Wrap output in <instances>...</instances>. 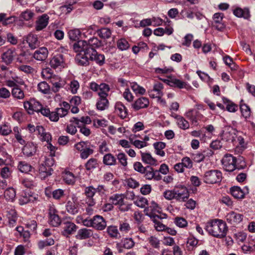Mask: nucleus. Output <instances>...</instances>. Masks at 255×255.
Returning <instances> with one entry per match:
<instances>
[{"instance_id": "f257e3e1", "label": "nucleus", "mask_w": 255, "mask_h": 255, "mask_svg": "<svg viewBox=\"0 0 255 255\" xmlns=\"http://www.w3.org/2000/svg\"><path fill=\"white\" fill-rule=\"evenodd\" d=\"M205 229L209 235L219 239L226 237L228 232L226 223L220 219H214L208 222Z\"/></svg>"}, {"instance_id": "f03ea898", "label": "nucleus", "mask_w": 255, "mask_h": 255, "mask_svg": "<svg viewBox=\"0 0 255 255\" xmlns=\"http://www.w3.org/2000/svg\"><path fill=\"white\" fill-rule=\"evenodd\" d=\"M101 45V41L97 38L93 37L88 41L79 40L73 44V48L75 52H84L85 54H89Z\"/></svg>"}, {"instance_id": "7ed1b4c3", "label": "nucleus", "mask_w": 255, "mask_h": 255, "mask_svg": "<svg viewBox=\"0 0 255 255\" xmlns=\"http://www.w3.org/2000/svg\"><path fill=\"white\" fill-rule=\"evenodd\" d=\"M222 179V172L218 170H211L206 171L203 176L204 182L207 184L220 182Z\"/></svg>"}, {"instance_id": "20e7f679", "label": "nucleus", "mask_w": 255, "mask_h": 255, "mask_svg": "<svg viewBox=\"0 0 255 255\" xmlns=\"http://www.w3.org/2000/svg\"><path fill=\"white\" fill-rule=\"evenodd\" d=\"M144 212L146 215L152 219H162L165 218V214L159 215L161 212L160 208L154 201H152L150 205L144 209Z\"/></svg>"}, {"instance_id": "39448f33", "label": "nucleus", "mask_w": 255, "mask_h": 255, "mask_svg": "<svg viewBox=\"0 0 255 255\" xmlns=\"http://www.w3.org/2000/svg\"><path fill=\"white\" fill-rule=\"evenodd\" d=\"M125 196L123 194H115L111 195L109 198V202L112 203L113 205L119 206V209L121 211H127L129 209V207L126 206L124 207L125 205L124 199Z\"/></svg>"}, {"instance_id": "423d86ee", "label": "nucleus", "mask_w": 255, "mask_h": 255, "mask_svg": "<svg viewBox=\"0 0 255 255\" xmlns=\"http://www.w3.org/2000/svg\"><path fill=\"white\" fill-rule=\"evenodd\" d=\"M224 169L229 172L234 171L236 168V158L230 154H226L222 159Z\"/></svg>"}, {"instance_id": "0eeeda50", "label": "nucleus", "mask_w": 255, "mask_h": 255, "mask_svg": "<svg viewBox=\"0 0 255 255\" xmlns=\"http://www.w3.org/2000/svg\"><path fill=\"white\" fill-rule=\"evenodd\" d=\"M175 200L179 202H185L189 197L187 188L184 186H180L174 188Z\"/></svg>"}, {"instance_id": "6e6552de", "label": "nucleus", "mask_w": 255, "mask_h": 255, "mask_svg": "<svg viewBox=\"0 0 255 255\" xmlns=\"http://www.w3.org/2000/svg\"><path fill=\"white\" fill-rule=\"evenodd\" d=\"M50 65L54 69L63 68L66 66L65 59L62 54L54 55L50 61Z\"/></svg>"}, {"instance_id": "1a4fd4ad", "label": "nucleus", "mask_w": 255, "mask_h": 255, "mask_svg": "<svg viewBox=\"0 0 255 255\" xmlns=\"http://www.w3.org/2000/svg\"><path fill=\"white\" fill-rule=\"evenodd\" d=\"M23 106L29 114H32L34 112L39 113L42 105L36 100L31 99L29 101L24 102Z\"/></svg>"}, {"instance_id": "9d476101", "label": "nucleus", "mask_w": 255, "mask_h": 255, "mask_svg": "<svg viewBox=\"0 0 255 255\" xmlns=\"http://www.w3.org/2000/svg\"><path fill=\"white\" fill-rule=\"evenodd\" d=\"M37 150V145L32 142H27L22 148V153L26 157L35 155Z\"/></svg>"}, {"instance_id": "9b49d317", "label": "nucleus", "mask_w": 255, "mask_h": 255, "mask_svg": "<svg viewBox=\"0 0 255 255\" xmlns=\"http://www.w3.org/2000/svg\"><path fill=\"white\" fill-rule=\"evenodd\" d=\"M49 223L53 227H57L61 223L58 211L53 206H50L49 209Z\"/></svg>"}, {"instance_id": "f8f14e48", "label": "nucleus", "mask_w": 255, "mask_h": 255, "mask_svg": "<svg viewBox=\"0 0 255 255\" xmlns=\"http://www.w3.org/2000/svg\"><path fill=\"white\" fill-rule=\"evenodd\" d=\"M50 82L52 85L51 90L54 93L59 92L60 89L64 87L66 84V81L65 79L61 78L57 75H55L51 79Z\"/></svg>"}, {"instance_id": "ddd939ff", "label": "nucleus", "mask_w": 255, "mask_h": 255, "mask_svg": "<svg viewBox=\"0 0 255 255\" xmlns=\"http://www.w3.org/2000/svg\"><path fill=\"white\" fill-rule=\"evenodd\" d=\"M78 205L77 197L75 195H73L71 200L67 202L66 209L69 213L75 215L78 213Z\"/></svg>"}, {"instance_id": "4468645a", "label": "nucleus", "mask_w": 255, "mask_h": 255, "mask_svg": "<svg viewBox=\"0 0 255 255\" xmlns=\"http://www.w3.org/2000/svg\"><path fill=\"white\" fill-rule=\"evenodd\" d=\"M96 192V189L93 186L86 187L84 190V194L86 197V202L89 206H93L95 203V200L93 197Z\"/></svg>"}, {"instance_id": "2eb2a0df", "label": "nucleus", "mask_w": 255, "mask_h": 255, "mask_svg": "<svg viewBox=\"0 0 255 255\" xmlns=\"http://www.w3.org/2000/svg\"><path fill=\"white\" fill-rule=\"evenodd\" d=\"M237 137L236 130L231 127L225 128L222 134V138L226 141L233 142Z\"/></svg>"}, {"instance_id": "dca6fc26", "label": "nucleus", "mask_w": 255, "mask_h": 255, "mask_svg": "<svg viewBox=\"0 0 255 255\" xmlns=\"http://www.w3.org/2000/svg\"><path fill=\"white\" fill-rule=\"evenodd\" d=\"M49 17L46 14L39 16L35 21V29L36 31H40L45 28L48 24Z\"/></svg>"}, {"instance_id": "f3484780", "label": "nucleus", "mask_w": 255, "mask_h": 255, "mask_svg": "<svg viewBox=\"0 0 255 255\" xmlns=\"http://www.w3.org/2000/svg\"><path fill=\"white\" fill-rule=\"evenodd\" d=\"M16 55L15 48H9L2 53L1 59L6 64L8 65L12 63Z\"/></svg>"}, {"instance_id": "a211bd4d", "label": "nucleus", "mask_w": 255, "mask_h": 255, "mask_svg": "<svg viewBox=\"0 0 255 255\" xmlns=\"http://www.w3.org/2000/svg\"><path fill=\"white\" fill-rule=\"evenodd\" d=\"M224 14L223 13H216L213 15V26L218 30H222L225 25L223 21Z\"/></svg>"}, {"instance_id": "6ab92c4d", "label": "nucleus", "mask_w": 255, "mask_h": 255, "mask_svg": "<svg viewBox=\"0 0 255 255\" xmlns=\"http://www.w3.org/2000/svg\"><path fill=\"white\" fill-rule=\"evenodd\" d=\"M243 218V215L232 211L226 215L227 222L234 225L240 223Z\"/></svg>"}, {"instance_id": "aec40b11", "label": "nucleus", "mask_w": 255, "mask_h": 255, "mask_svg": "<svg viewBox=\"0 0 255 255\" xmlns=\"http://www.w3.org/2000/svg\"><path fill=\"white\" fill-rule=\"evenodd\" d=\"M231 194L236 198L241 199L244 197L245 194L249 193L248 188L245 187L242 189L240 187L234 186L230 189Z\"/></svg>"}, {"instance_id": "412c9836", "label": "nucleus", "mask_w": 255, "mask_h": 255, "mask_svg": "<svg viewBox=\"0 0 255 255\" xmlns=\"http://www.w3.org/2000/svg\"><path fill=\"white\" fill-rule=\"evenodd\" d=\"M48 51L47 48L42 47L36 50L33 53V57L38 61H44L48 57Z\"/></svg>"}, {"instance_id": "4be33fe9", "label": "nucleus", "mask_w": 255, "mask_h": 255, "mask_svg": "<svg viewBox=\"0 0 255 255\" xmlns=\"http://www.w3.org/2000/svg\"><path fill=\"white\" fill-rule=\"evenodd\" d=\"M163 88V86L162 84L159 82L154 84L153 90L149 91V96L153 98H158L160 99L163 96L162 92Z\"/></svg>"}, {"instance_id": "5701e85b", "label": "nucleus", "mask_w": 255, "mask_h": 255, "mask_svg": "<svg viewBox=\"0 0 255 255\" xmlns=\"http://www.w3.org/2000/svg\"><path fill=\"white\" fill-rule=\"evenodd\" d=\"M106 227V222L103 217L96 215L93 218V227L97 230H102Z\"/></svg>"}, {"instance_id": "b1692460", "label": "nucleus", "mask_w": 255, "mask_h": 255, "mask_svg": "<svg viewBox=\"0 0 255 255\" xmlns=\"http://www.w3.org/2000/svg\"><path fill=\"white\" fill-rule=\"evenodd\" d=\"M234 14L239 18H244L249 20L251 17L250 11L249 8L237 7L233 10Z\"/></svg>"}, {"instance_id": "393cba45", "label": "nucleus", "mask_w": 255, "mask_h": 255, "mask_svg": "<svg viewBox=\"0 0 255 255\" xmlns=\"http://www.w3.org/2000/svg\"><path fill=\"white\" fill-rule=\"evenodd\" d=\"M37 133L41 141L48 142L51 140V134L49 132H46L43 127L37 126Z\"/></svg>"}, {"instance_id": "a878e982", "label": "nucleus", "mask_w": 255, "mask_h": 255, "mask_svg": "<svg viewBox=\"0 0 255 255\" xmlns=\"http://www.w3.org/2000/svg\"><path fill=\"white\" fill-rule=\"evenodd\" d=\"M26 41L28 44L29 47L31 49L37 48L40 45V42L36 35L33 34H28L26 37Z\"/></svg>"}, {"instance_id": "bb28decb", "label": "nucleus", "mask_w": 255, "mask_h": 255, "mask_svg": "<svg viewBox=\"0 0 255 255\" xmlns=\"http://www.w3.org/2000/svg\"><path fill=\"white\" fill-rule=\"evenodd\" d=\"M63 225V231L62 233L64 236H68L69 235L72 234L76 230V225L71 222H64Z\"/></svg>"}, {"instance_id": "cd10ccee", "label": "nucleus", "mask_w": 255, "mask_h": 255, "mask_svg": "<svg viewBox=\"0 0 255 255\" xmlns=\"http://www.w3.org/2000/svg\"><path fill=\"white\" fill-rule=\"evenodd\" d=\"M89 55V59L95 61L99 65L102 66L105 63V56L103 54H99L96 50H93Z\"/></svg>"}, {"instance_id": "c85d7f7f", "label": "nucleus", "mask_w": 255, "mask_h": 255, "mask_svg": "<svg viewBox=\"0 0 255 255\" xmlns=\"http://www.w3.org/2000/svg\"><path fill=\"white\" fill-rule=\"evenodd\" d=\"M149 105L148 99L145 97H141L136 100L132 105V108L135 110L146 108Z\"/></svg>"}, {"instance_id": "c756f323", "label": "nucleus", "mask_w": 255, "mask_h": 255, "mask_svg": "<svg viewBox=\"0 0 255 255\" xmlns=\"http://www.w3.org/2000/svg\"><path fill=\"white\" fill-rule=\"evenodd\" d=\"M115 112L122 118L125 119L128 116V110L121 102H117L115 106Z\"/></svg>"}, {"instance_id": "7c9ffc66", "label": "nucleus", "mask_w": 255, "mask_h": 255, "mask_svg": "<svg viewBox=\"0 0 255 255\" xmlns=\"http://www.w3.org/2000/svg\"><path fill=\"white\" fill-rule=\"evenodd\" d=\"M70 122L75 123L78 127L90 124L91 123V119L88 116L81 117L80 118L73 117L70 120Z\"/></svg>"}, {"instance_id": "2f4dec72", "label": "nucleus", "mask_w": 255, "mask_h": 255, "mask_svg": "<svg viewBox=\"0 0 255 255\" xmlns=\"http://www.w3.org/2000/svg\"><path fill=\"white\" fill-rule=\"evenodd\" d=\"M213 154V152L210 149L204 150L202 152H198L193 155L194 159L197 162H200L204 160L206 156H209Z\"/></svg>"}, {"instance_id": "473e14b6", "label": "nucleus", "mask_w": 255, "mask_h": 255, "mask_svg": "<svg viewBox=\"0 0 255 255\" xmlns=\"http://www.w3.org/2000/svg\"><path fill=\"white\" fill-rule=\"evenodd\" d=\"M163 81L170 86L176 87L180 89L185 88L187 85L185 82L177 79H164Z\"/></svg>"}, {"instance_id": "72a5a7b5", "label": "nucleus", "mask_w": 255, "mask_h": 255, "mask_svg": "<svg viewBox=\"0 0 255 255\" xmlns=\"http://www.w3.org/2000/svg\"><path fill=\"white\" fill-rule=\"evenodd\" d=\"M142 161L148 164L151 165H156L157 161L155 158H154L149 153L142 152L140 151Z\"/></svg>"}, {"instance_id": "f704fd0d", "label": "nucleus", "mask_w": 255, "mask_h": 255, "mask_svg": "<svg viewBox=\"0 0 255 255\" xmlns=\"http://www.w3.org/2000/svg\"><path fill=\"white\" fill-rule=\"evenodd\" d=\"M87 54L84 52V54L82 53L78 54L75 57L76 63L81 66H87L89 64V59Z\"/></svg>"}, {"instance_id": "c9c22d12", "label": "nucleus", "mask_w": 255, "mask_h": 255, "mask_svg": "<svg viewBox=\"0 0 255 255\" xmlns=\"http://www.w3.org/2000/svg\"><path fill=\"white\" fill-rule=\"evenodd\" d=\"M109 103L107 97H99L96 103V108L98 110L104 111L108 108Z\"/></svg>"}, {"instance_id": "e433bc0d", "label": "nucleus", "mask_w": 255, "mask_h": 255, "mask_svg": "<svg viewBox=\"0 0 255 255\" xmlns=\"http://www.w3.org/2000/svg\"><path fill=\"white\" fill-rule=\"evenodd\" d=\"M93 233L91 230L83 228L78 230L76 238L80 240H84L91 237Z\"/></svg>"}, {"instance_id": "4c0bfd02", "label": "nucleus", "mask_w": 255, "mask_h": 255, "mask_svg": "<svg viewBox=\"0 0 255 255\" xmlns=\"http://www.w3.org/2000/svg\"><path fill=\"white\" fill-rule=\"evenodd\" d=\"M110 90V87L108 84L104 83H101L98 92V95L100 97H107Z\"/></svg>"}, {"instance_id": "58836bf2", "label": "nucleus", "mask_w": 255, "mask_h": 255, "mask_svg": "<svg viewBox=\"0 0 255 255\" xmlns=\"http://www.w3.org/2000/svg\"><path fill=\"white\" fill-rule=\"evenodd\" d=\"M97 26L95 24H93L86 27L81 28V35L86 38L89 35H91L96 30Z\"/></svg>"}, {"instance_id": "ea45409f", "label": "nucleus", "mask_w": 255, "mask_h": 255, "mask_svg": "<svg viewBox=\"0 0 255 255\" xmlns=\"http://www.w3.org/2000/svg\"><path fill=\"white\" fill-rule=\"evenodd\" d=\"M166 146L165 143L161 141L156 142L153 143V147L155 150L156 153L160 156H164L165 155V152L163 150Z\"/></svg>"}, {"instance_id": "a19ab883", "label": "nucleus", "mask_w": 255, "mask_h": 255, "mask_svg": "<svg viewBox=\"0 0 255 255\" xmlns=\"http://www.w3.org/2000/svg\"><path fill=\"white\" fill-rule=\"evenodd\" d=\"M12 97L17 100H23L25 97L23 91L18 86L13 88L11 90Z\"/></svg>"}, {"instance_id": "79ce46f5", "label": "nucleus", "mask_w": 255, "mask_h": 255, "mask_svg": "<svg viewBox=\"0 0 255 255\" xmlns=\"http://www.w3.org/2000/svg\"><path fill=\"white\" fill-rule=\"evenodd\" d=\"M5 200L8 202H13L16 196V192L14 188L10 187L6 189L4 193Z\"/></svg>"}, {"instance_id": "37998d69", "label": "nucleus", "mask_w": 255, "mask_h": 255, "mask_svg": "<svg viewBox=\"0 0 255 255\" xmlns=\"http://www.w3.org/2000/svg\"><path fill=\"white\" fill-rule=\"evenodd\" d=\"M63 178L67 184L72 185L75 182L76 178L75 176L72 172L68 171H65L63 173Z\"/></svg>"}, {"instance_id": "c03bdc74", "label": "nucleus", "mask_w": 255, "mask_h": 255, "mask_svg": "<svg viewBox=\"0 0 255 255\" xmlns=\"http://www.w3.org/2000/svg\"><path fill=\"white\" fill-rule=\"evenodd\" d=\"M39 170L41 177L43 178L50 175L53 171L50 166H46V163L41 164Z\"/></svg>"}, {"instance_id": "a18cd8bd", "label": "nucleus", "mask_w": 255, "mask_h": 255, "mask_svg": "<svg viewBox=\"0 0 255 255\" xmlns=\"http://www.w3.org/2000/svg\"><path fill=\"white\" fill-rule=\"evenodd\" d=\"M34 16V13L30 9H26L22 11L19 16V20L20 21H29Z\"/></svg>"}, {"instance_id": "49530a36", "label": "nucleus", "mask_w": 255, "mask_h": 255, "mask_svg": "<svg viewBox=\"0 0 255 255\" xmlns=\"http://www.w3.org/2000/svg\"><path fill=\"white\" fill-rule=\"evenodd\" d=\"M107 231L108 234L111 238L115 239H120L121 238V235L116 226H109L108 227Z\"/></svg>"}, {"instance_id": "de8ad7c7", "label": "nucleus", "mask_w": 255, "mask_h": 255, "mask_svg": "<svg viewBox=\"0 0 255 255\" xmlns=\"http://www.w3.org/2000/svg\"><path fill=\"white\" fill-rule=\"evenodd\" d=\"M103 163L107 165H114L116 164V159L111 153H107L103 157Z\"/></svg>"}, {"instance_id": "09e8293b", "label": "nucleus", "mask_w": 255, "mask_h": 255, "mask_svg": "<svg viewBox=\"0 0 255 255\" xmlns=\"http://www.w3.org/2000/svg\"><path fill=\"white\" fill-rule=\"evenodd\" d=\"M22 184L25 187L29 188H33L36 185L34 177H27L24 178L22 181Z\"/></svg>"}, {"instance_id": "8fccbe9b", "label": "nucleus", "mask_w": 255, "mask_h": 255, "mask_svg": "<svg viewBox=\"0 0 255 255\" xmlns=\"http://www.w3.org/2000/svg\"><path fill=\"white\" fill-rule=\"evenodd\" d=\"M97 33L102 38L108 39L111 37L112 31L108 28H102L97 30Z\"/></svg>"}, {"instance_id": "3c124183", "label": "nucleus", "mask_w": 255, "mask_h": 255, "mask_svg": "<svg viewBox=\"0 0 255 255\" xmlns=\"http://www.w3.org/2000/svg\"><path fill=\"white\" fill-rule=\"evenodd\" d=\"M13 134L16 140L20 144H24L25 143V140L23 138L21 135V129L17 127H14L13 129Z\"/></svg>"}, {"instance_id": "603ef678", "label": "nucleus", "mask_w": 255, "mask_h": 255, "mask_svg": "<svg viewBox=\"0 0 255 255\" xmlns=\"http://www.w3.org/2000/svg\"><path fill=\"white\" fill-rule=\"evenodd\" d=\"M18 168L22 173H28L31 171L32 166L25 161H20L18 164Z\"/></svg>"}, {"instance_id": "864d4df0", "label": "nucleus", "mask_w": 255, "mask_h": 255, "mask_svg": "<svg viewBox=\"0 0 255 255\" xmlns=\"http://www.w3.org/2000/svg\"><path fill=\"white\" fill-rule=\"evenodd\" d=\"M224 103L226 104V109L230 112H235L238 110V106L226 98H223Z\"/></svg>"}, {"instance_id": "5fc2aeb1", "label": "nucleus", "mask_w": 255, "mask_h": 255, "mask_svg": "<svg viewBox=\"0 0 255 255\" xmlns=\"http://www.w3.org/2000/svg\"><path fill=\"white\" fill-rule=\"evenodd\" d=\"M81 35V31L80 29H74L71 30L68 32L69 38L73 41L78 40Z\"/></svg>"}, {"instance_id": "6e6d98bb", "label": "nucleus", "mask_w": 255, "mask_h": 255, "mask_svg": "<svg viewBox=\"0 0 255 255\" xmlns=\"http://www.w3.org/2000/svg\"><path fill=\"white\" fill-rule=\"evenodd\" d=\"M98 165L97 159L94 158H91L89 159L85 164V167L87 170H91L95 169Z\"/></svg>"}, {"instance_id": "4d7b16f0", "label": "nucleus", "mask_w": 255, "mask_h": 255, "mask_svg": "<svg viewBox=\"0 0 255 255\" xmlns=\"http://www.w3.org/2000/svg\"><path fill=\"white\" fill-rule=\"evenodd\" d=\"M37 88L39 91L44 94L49 93L50 90L49 85L44 81L39 83L37 85Z\"/></svg>"}, {"instance_id": "13d9d810", "label": "nucleus", "mask_w": 255, "mask_h": 255, "mask_svg": "<svg viewBox=\"0 0 255 255\" xmlns=\"http://www.w3.org/2000/svg\"><path fill=\"white\" fill-rule=\"evenodd\" d=\"M80 88L79 82L76 80H72L69 83L68 90L73 94H75L77 93L78 90Z\"/></svg>"}, {"instance_id": "bf43d9fd", "label": "nucleus", "mask_w": 255, "mask_h": 255, "mask_svg": "<svg viewBox=\"0 0 255 255\" xmlns=\"http://www.w3.org/2000/svg\"><path fill=\"white\" fill-rule=\"evenodd\" d=\"M117 45L118 48L122 51L126 50L129 47V44L125 38H121L118 40Z\"/></svg>"}, {"instance_id": "052dcab7", "label": "nucleus", "mask_w": 255, "mask_h": 255, "mask_svg": "<svg viewBox=\"0 0 255 255\" xmlns=\"http://www.w3.org/2000/svg\"><path fill=\"white\" fill-rule=\"evenodd\" d=\"M55 75L53 74L52 72V70L50 68H46L42 69L41 71V76L42 77L45 79H49L50 81H51V79L55 76Z\"/></svg>"}, {"instance_id": "680f3d73", "label": "nucleus", "mask_w": 255, "mask_h": 255, "mask_svg": "<svg viewBox=\"0 0 255 255\" xmlns=\"http://www.w3.org/2000/svg\"><path fill=\"white\" fill-rule=\"evenodd\" d=\"M241 112L242 116L246 119L249 118L251 116V110L246 104H241L240 106Z\"/></svg>"}, {"instance_id": "e2e57ef3", "label": "nucleus", "mask_w": 255, "mask_h": 255, "mask_svg": "<svg viewBox=\"0 0 255 255\" xmlns=\"http://www.w3.org/2000/svg\"><path fill=\"white\" fill-rule=\"evenodd\" d=\"M176 123L178 127L182 129H186L189 128V124L183 117H178V119Z\"/></svg>"}, {"instance_id": "0e129e2a", "label": "nucleus", "mask_w": 255, "mask_h": 255, "mask_svg": "<svg viewBox=\"0 0 255 255\" xmlns=\"http://www.w3.org/2000/svg\"><path fill=\"white\" fill-rule=\"evenodd\" d=\"M131 228L129 223L127 221H121L120 223L119 230L120 231L124 233H128Z\"/></svg>"}, {"instance_id": "69168bd1", "label": "nucleus", "mask_w": 255, "mask_h": 255, "mask_svg": "<svg viewBox=\"0 0 255 255\" xmlns=\"http://www.w3.org/2000/svg\"><path fill=\"white\" fill-rule=\"evenodd\" d=\"M174 223L177 226L181 228H185L188 225L187 221L182 217H176L175 219Z\"/></svg>"}, {"instance_id": "338daca9", "label": "nucleus", "mask_w": 255, "mask_h": 255, "mask_svg": "<svg viewBox=\"0 0 255 255\" xmlns=\"http://www.w3.org/2000/svg\"><path fill=\"white\" fill-rule=\"evenodd\" d=\"M147 200L144 197L138 198L134 201L135 205L142 208H146V206L147 205Z\"/></svg>"}, {"instance_id": "774afa93", "label": "nucleus", "mask_w": 255, "mask_h": 255, "mask_svg": "<svg viewBox=\"0 0 255 255\" xmlns=\"http://www.w3.org/2000/svg\"><path fill=\"white\" fill-rule=\"evenodd\" d=\"M131 88L135 94L143 95L145 93V89L136 83L131 84Z\"/></svg>"}]
</instances>
